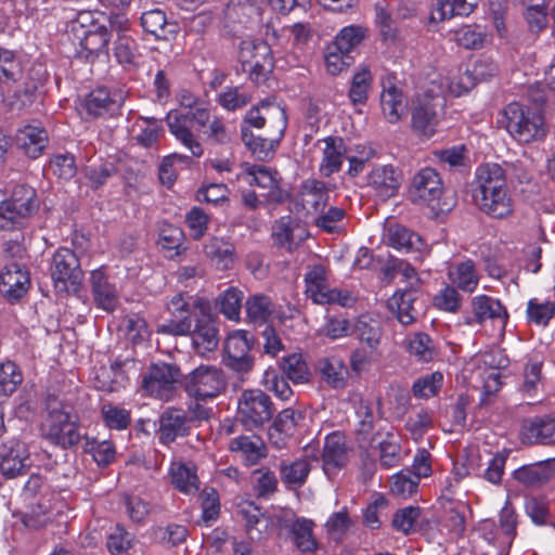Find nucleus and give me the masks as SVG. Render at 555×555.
I'll return each instance as SVG.
<instances>
[{"instance_id": "nucleus-44", "label": "nucleus", "mask_w": 555, "mask_h": 555, "mask_svg": "<svg viewBox=\"0 0 555 555\" xmlns=\"http://www.w3.org/2000/svg\"><path fill=\"white\" fill-rule=\"evenodd\" d=\"M230 450L241 453L247 465L257 464L266 456V446L255 436H240L231 440Z\"/></svg>"}, {"instance_id": "nucleus-1", "label": "nucleus", "mask_w": 555, "mask_h": 555, "mask_svg": "<svg viewBox=\"0 0 555 555\" xmlns=\"http://www.w3.org/2000/svg\"><path fill=\"white\" fill-rule=\"evenodd\" d=\"M472 196L476 207L494 219H507L516 208L505 170L495 163H486L476 168Z\"/></svg>"}, {"instance_id": "nucleus-16", "label": "nucleus", "mask_w": 555, "mask_h": 555, "mask_svg": "<svg viewBox=\"0 0 555 555\" xmlns=\"http://www.w3.org/2000/svg\"><path fill=\"white\" fill-rule=\"evenodd\" d=\"M179 376V370L175 365L156 363L151 365L143 376L142 388L149 396L168 401L172 396Z\"/></svg>"}, {"instance_id": "nucleus-47", "label": "nucleus", "mask_w": 555, "mask_h": 555, "mask_svg": "<svg viewBox=\"0 0 555 555\" xmlns=\"http://www.w3.org/2000/svg\"><path fill=\"white\" fill-rule=\"evenodd\" d=\"M499 519L502 534L500 537V552L498 555H508L511 545L516 535L517 526V515L509 501H506L501 508Z\"/></svg>"}, {"instance_id": "nucleus-57", "label": "nucleus", "mask_w": 555, "mask_h": 555, "mask_svg": "<svg viewBox=\"0 0 555 555\" xmlns=\"http://www.w3.org/2000/svg\"><path fill=\"white\" fill-rule=\"evenodd\" d=\"M420 479L410 469H403L391 478L390 490L393 495L408 499L417 491Z\"/></svg>"}, {"instance_id": "nucleus-26", "label": "nucleus", "mask_w": 555, "mask_h": 555, "mask_svg": "<svg viewBox=\"0 0 555 555\" xmlns=\"http://www.w3.org/2000/svg\"><path fill=\"white\" fill-rule=\"evenodd\" d=\"M29 284V273L20 263L11 262L0 271V293L9 300L24 296Z\"/></svg>"}, {"instance_id": "nucleus-2", "label": "nucleus", "mask_w": 555, "mask_h": 555, "mask_svg": "<svg viewBox=\"0 0 555 555\" xmlns=\"http://www.w3.org/2000/svg\"><path fill=\"white\" fill-rule=\"evenodd\" d=\"M529 100L533 106L512 102L503 109V122L508 134L519 143H531L544 139L546 125L542 107L546 101L541 83L529 89Z\"/></svg>"}, {"instance_id": "nucleus-49", "label": "nucleus", "mask_w": 555, "mask_h": 555, "mask_svg": "<svg viewBox=\"0 0 555 555\" xmlns=\"http://www.w3.org/2000/svg\"><path fill=\"white\" fill-rule=\"evenodd\" d=\"M75 39L78 40L82 51L87 52L86 57H89V55H99V53L106 51L107 44L111 40V34L106 25H102L96 26L95 29Z\"/></svg>"}, {"instance_id": "nucleus-5", "label": "nucleus", "mask_w": 555, "mask_h": 555, "mask_svg": "<svg viewBox=\"0 0 555 555\" xmlns=\"http://www.w3.org/2000/svg\"><path fill=\"white\" fill-rule=\"evenodd\" d=\"M43 431L49 441L63 448L78 443V416L73 406L56 400L50 401Z\"/></svg>"}, {"instance_id": "nucleus-17", "label": "nucleus", "mask_w": 555, "mask_h": 555, "mask_svg": "<svg viewBox=\"0 0 555 555\" xmlns=\"http://www.w3.org/2000/svg\"><path fill=\"white\" fill-rule=\"evenodd\" d=\"M442 194V183L438 172L433 168L421 169L413 178L409 196L420 205L430 206L435 209Z\"/></svg>"}, {"instance_id": "nucleus-21", "label": "nucleus", "mask_w": 555, "mask_h": 555, "mask_svg": "<svg viewBox=\"0 0 555 555\" xmlns=\"http://www.w3.org/2000/svg\"><path fill=\"white\" fill-rule=\"evenodd\" d=\"M267 119L272 121L280 138H283L287 127V115L285 107L275 102L261 101L258 105L249 108L244 116L243 127L261 129Z\"/></svg>"}, {"instance_id": "nucleus-9", "label": "nucleus", "mask_w": 555, "mask_h": 555, "mask_svg": "<svg viewBox=\"0 0 555 555\" xmlns=\"http://www.w3.org/2000/svg\"><path fill=\"white\" fill-rule=\"evenodd\" d=\"M38 209L35 189L26 185L13 188L9 197L0 202V229L21 224Z\"/></svg>"}, {"instance_id": "nucleus-42", "label": "nucleus", "mask_w": 555, "mask_h": 555, "mask_svg": "<svg viewBox=\"0 0 555 555\" xmlns=\"http://www.w3.org/2000/svg\"><path fill=\"white\" fill-rule=\"evenodd\" d=\"M169 476L173 487L184 494H195L199 489L194 466L182 462H172L169 468Z\"/></svg>"}, {"instance_id": "nucleus-10", "label": "nucleus", "mask_w": 555, "mask_h": 555, "mask_svg": "<svg viewBox=\"0 0 555 555\" xmlns=\"http://www.w3.org/2000/svg\"><path fill=\"white\" fill-rule=\"evenodd\" d=\"M167 125L170 132L179 140L193 156L199 157L204 150L199 142L192 134V129L198 125L205 126L209 120V114L206 109H196V112L188 111L182 113L179 111H170L167 114Z\"/></svg>"}, {"instance_id": "nucleus-60", "label": "nucleus", "mask_w": 555, "mask_h": 555, "mask_svg": "<svg viewBox=\"0 0 555 555\" xmlns=\"http://www.w3.org/2000/svg\"><path fill=\"white\" fill-rule=\"evenodd\" d=\"M261 383L266 389L272 391L282 401H288L293 397V390L288 383L274 369L264 371Z\"/></svg>"}, {"instance_id": "nucleus-30", "label": "nucleus", "mask_w": 555, "mask_h": 555, "mask_svg": "<svg viewBox=\"0 0 555 555\" xmlns=\"http://www.w3.org/2000/svg\"><path fill=\"white\" fill-rule=\"evenodd\" d=\"M90 284L96 306L107 312L115 310L118 305V292L102 268L91 271Z\"/></svg>"}, {"instance_id": "nucleus-64", "label": "nucleus", "mask_w": 555, "mask_h": 555, "mask_svg": "<svg viewBox=\"0 0 555 555\" xmlns=\"http://www.w3.org/2000/svg\"><path fill=\"white\" fill-rule=\"evenodd\" d=\"M243 294L236 288L227 289L219 298L220 312L229 320H238Z\"/></svg>"}, {"instance_id": "nucleus-32", "label": "nucleus", "mask_w": 555, "mask_h": 555, "mask_svg": "<svg viewBox=\"0 0 555 555\" xmlns=\"http://www.w3.org/2000/svg\"><path fill=\"white\" fill-rule=\"evenodd\" d=\"M272 236L278 246L291 251L306 238L307 233L297 220L284 216L273 224Z\"/></svg>"}, {"instance_id": "nucleus-8", "label": "nucleus", "mask_w": 555, "mask_h": 555, "mask_svg": "<svg viewBox=\"0 0 555 555\" xmlns=\"http://www.w3.org/2000/svg\"><path fill=\"white\" fill-rule=\"evenodd\" d=\"M22 495L28 503V511L23 518L25 526L39 528L46 525L51 512L52 493L44 479L38 474H33L26 481Z\"/></svg>"}, {"instance_id": "nucleus-4", "label": "nucleus", "mask_w": 555, "mask_h": 555, "mask_svg": "<svg viewBox=\"0 0 555 555\" xmlns=\"http://www.w3.org/2000/svg\"><path fill=\"white\" fill-rule=\"evenodd\" d=\"M209 309V302L202 297L177 294L167 304L170 318L158 324L156 332L172 336H186L192 332L196 315Z\"/></svg>"}, {"instance_id": "nucleus-31", "label": "nucleus", "mask_w": 555, "mask_h": 555, "mask_svg": "<svg viewBox=\"0 0 555 555\" xmlns=\"http://www.w3.org/2000/svg\"><path fill=\"white\" fill-rule=\"evenodd\" d=\"M323 470L330 477L335 475L348 461L345 437L339 433L330 434L323 449Z\"/></svg>"}, {"instance_id": "nucleus-23", "label": "nucleus", "mask_w": 555, "mask_h": 555, "mask_svg": "<svg viewBox=\"0 0 555 555\" xmlns=\"http://www.w3.org/2000/svg\"><path fill=\"white\" fill-rule=\"evenodd\" d=\"M13 140L15 146L26 156L38 158L49 144V134L40 122L34 121L21 126Z\"/></svg>"}, {"instance_id": "nucleus-56", "label": "nucleus", "mask_w": 555, "mask_h": 555, "mask_svg": "<svg viewBox=\"0 0 555 555\" xmlns=\"http://www.w3.org/2000/svg\"><path fill=\"white\" fill-rule=\"evenodd\" d=\"M182 241L183 232L180 228L167 222L160 224L157 243L163 250L168 251V257L172 258L180 254Z\"/></svg>"}, {"instance_id": "nucleus-22", "label": "nucleus", "mask_w": 555, "mask_h": 555, "mask_svg": "<svg viewBox=\"0 0 555 555\" xmlns=\"http://www.w3.org/2000/svg\"><path fill=\"white\" fill-rule=\"evenodd\" d=\"M238 62L243 69H266L267 67L283 69L282 65L273 63L271 49L264 41L250 38L241 41Z\"/></svg>"}, {"instance_id": "nucleus-48", "label": "nucleus", "mask_w": 555, "mask_h": 555, "mask_svg": "<svg viewBox=\"0 0 555 555\" xmlns=\"http://www.w3.org/2000/svg\"><path fill=\"white\" fill-rule=\"evenodd\" d=\"M248 322L255 325H262L269 321L274 312L272 300L262 294L249 297L245 304Z\"/></svg>"}, {"instance_id": "nucleus-36", "label": "nucleus", "mask_w": 555, "mask_h": 555, "mask_svg": "<svg viewBox=\"0 0 555 555\" xmlns=\"http://www.w3.org/2000/svg\"><path fill=\"white\" fill-rule=\"evenodd\" d=\"M204 253L218 270L232 269L236 259L234 245L218 237L204 246Z\"/></svg>"}, {"instance_id": "nucleus-50", "label": "nucleus", "mask_w": 555, "mask_h": 555, "mask_svg": "<svg viewBox=\"0 0 555 555\" xmlns=\"http://www.w3.org/2000/svg\"><path fill=\"white\" fill-rule=\"evenodd\" d=\"M473 312L478 322L486 320H504L506 311L501 302L487 295H479L473 298Z\"/></svg>"}, {"instance_id": "nucleus-40", "label": "nucleus", "mask_w": 555, "mask_h": 555, "mask_svg": "<svg viewBox=\"0 0 555 555\" xmlns=\"http://www.w3.org/2000/svg\"><path fill=\"white\" fill-rule=\"evenodd\" d=\"M140 21L143 29L156 39L168 40L169 36L176 34L177 26L167 21L165 12L160 9L143 12Z\"/></svg>"}, {"instance_id": "nucleus-25", "label": "nucleus", "mask_w": 555, "mask_h": 555, "mask_svg": "<svg viewBox=\"0 0 555 555\" xmlns=\"http://www.w3.org/2000/svg\"><path fill=\"white\" fill-rule=\"evenodd\" d=\"M192 346L201 356L214 351L219 343L218 330L210 317V309L196 315V321L192 327Z\"/></svg>"}, {"instance_id": "nucleus-39", "label": "nucleus", "mask_w": 555, "mask_h": 555, "mask_svg": "<svg viewBox=\"0 0 555 555\" xmlns=\"http://www.w3.org/2000/svg\"><path fill=\"white\" fill-rule=\"evenodd\" d=\"M480 0H436L430 12L431 22H442L455 15H469Z\"/></svg>"}, {"instance_id": "nucleus-51", "label": "nucleus", "mask_w": 555, "mask_h": 555, "mask_svg": "<svg viewBox=\"0 0 555 555\" xmlns=\"http://www.w3.org/2000/svg\"><path fill=\"white\" fill-rule=\"evenodd\" d=\"M302 203L311 206L315 212L324 209L328 202V193L325 184L315 179H308L301 186Z\"/></svg>"}, {"instance_id": "nucleus-63", "label": "nucleus", "mask_w": 555, "mask_h": 555, "mask_svg": "<svg viewBox=\"0 0 555 555\" xmlns=\"http://www.w3.org/2000/svg\"><path fill=\"white\" fill-rule=\"evenodd\" d=\"M364 35V29L360 26L344 27L333 42L334 49L350 53L363 40Z\"/></svg>"}, {"instance_id": "nucleus-3", "label": "nucleus", "mask_w": 555, "mask_h": 555, "mask_svg": "<svg viewBox=\"0 0 555 555\" xmlns=\"http://www.w3.org/2000/svg\"><path fill=\"white\" fill-rule=\"evenodd\" d=\"M439 78L438 72H430L427 78L429 86H424L423 91L412 101L411 126L424 138L436 133L439 113L444 106L443 88L438 85Z\"/></svg>"}, {"instance_id": "nucleus-46", "label": "nucleus", "mask_w": 555, "mask_h": 555, "mask_svg": "<svg viewBox=\"0 0 555 555\" xmlns=\"http://www.w3.org/2000/svg\"><path fill=\"white\" fill-rule=\"evenodd\" d=\"M185 433V416L178 410L166 411L160 417L159 440L168 444Z\"/></svg>"}, {"instance_id": "nucleus-18", "label": "nucleus", "mask_w": 555, "mask_h": 555, "mask_svg": "<svg viewBox=\"0 0 555 555\" xmlns=\"http://www.w3.org/2000/svg\"><path fill=\"white\" fill-rule=\"evenodd\" d=\"M380 107L384 118L390 124L399 122L406 114V98L395 73H387L382 78Z\"/></svg>"}, {"instance_id": "nucleus-34", "label": "nucleus", "mask_w": 555, "mask_h": 555, "mask_svg": "<svg viewBox=\"0 0 555 555\" xmlns=\"http://www.w3.org/2000/svg\"><path fill=\"white\" fill-rule=\"evenodd\" d=\"M555 475V460H547L517 468L513 476L526 487H539Z\"/></svg>"}, {"instance_id": "nucleus-13", "label": "nucleus", "mask_w": 555, "mask_h": 555, "mask_svg": "<svg viewBox=\"0 0 555 555\" xmlns=\"http://www.w3.org/2000/svg\"><path fill=\"white\" fill-rule=\"evenodd\" d=\"M240 177L249 185L259 188L260 195L268 202L282 203L288 197L287 191L281 185L279 172L269 167L246 165Z\"/></svg>"}, {"instance_id": "nucleus-6", "label": "nucleus", "mask_w": 555, "mask_h": 555, "mask_svg": "<svg viewBox=\"0 0 555 555\" xmlns=\"http://www.w3.org/2000/svg\"><path fill=\"white\" fill-rule=\"evenodd\" d=\"M306 295L318 305L349 307L354 301L351 293L328 285V273L324 266L314 264L305 274Z\"/></svg>"}, {"instance_id": "nucleus-29", "label": "nucleus", "mask_w": 555, "mask_h": 555, "mask_svg": "<svg viewBox=\"0 0 555 555\" xmlns=\"http://www.w3.org/2000/svg\"><path fill=\"white\" fill-rule=\"evenodd\" d=\"M317 461L314 447L305 449V456L294 461H283L280 466L281 479L288 487H300L305 483L312 462Z\"/></svg>"}, {"instance_id": "nucleus-35", "label": "nucleus", "mask_w": 555, "mask_h": 555, "mask_svg": "<svg viewBox=\"0 0 555 555\" xmlns=\"http://www.w3.org/2000/svg\"><path fill=\"white\" fill-rule=\"evenodd\" d=\"M404 348L417 362L428 363L438 356L437 347L430 336L423 332L410 334L404 339Z\"/></svg>"}, {"instance_id": "nucleus-62", "label": "nucleus", "mask_w": 555, "mask_h": 555, "mask_svg": "<svg viewBox=\"0 0 555 555\" xmlns=\"http://www.w3.org/2000/svg\"><path fill=\"white\" fill-rule=\"evenodd\" d=\"M372 85L370 72H356L349 89V99L353 105L364 104Z\"/></svg>"}, {"instance_id": "nucleus-55", "label": "nucleus", "mask_w": 555, "mask_h": 555, "mask_svg": "<svg viewBox=\"0 0 555 555\" xmlns=\"http://www.w3.org/2000/svg\"><path fill=\"white\" fill-rule=\"evenodd\" d=\"M242 139L248 149L259 158H266L271 155L280 144L282 138L276 132L275 138L263 139L260 137H254V134L246 127H242Z\"/></svg>"}, {"instance_id": "nucleus-19", "label": "nucleus", "mask_w": 555, "mask_h": 555, "mask_svg": "<svg viewBox=\"0 0 555 555\" xmlns=\"http://www.w3.org/2000/svg\"><path fill=\"white\" fill-rule=\"evenodd\" d=\"M386 244L400 253L412 254L414 261L422 262L428 254L427 245L415 232L401 224H389L385 229Z\"/></svg>"}, {"instance_id": "nucleus-11", "label": "nucleus", "mask_w": 555, "mask_h": 555, "mask_svg": "<svg viewBox=\"0 0 555 555\" xmlns=\"http://www.w3.org/2000/svg\"><path fill=\"white\" fill-rule=\"evenodd\" d=\"M276 522V530L280 535L288 533L297 548L302 553H312L318 547L313 535V521L297 517L292 509L280 508L273 518Z\"/></svg>"}, {"instance_id": "nucleus-43", "label": "nucleus", "mask_w": 555, "mask_h": 555, "mask_svg": "<svg viewBox=\"0 0 555 555\" xmlns=\"http://www.w3.org/2000/svg\"><path fill=\"white\" fill-rule=\"evenodd\" d=\"M415 295L411 289L398 291L388 300L389 310L403 325L412 324L416 320L417 312L413 307Z\"/></svg>"}, {"instance_id": "nucleus-53", "label": "nucleus", "mask_w": 555, "mask_h": 555, "mask_svg": "<svg viewBox=\"0 0 555 555\" xmlns=\"http://www.w3.org/2000/svg\"><path fill=\"white\" fill-rule=\"evenodd\" d=\"M281 370L294 384H306L310 379V371L300 353H292L281 361Z\"/></svg>"}, {"instance_id": "nucleus-14", "label": "nucleus", "mask_w": 555, "mask_h": 555, "mask_svg": "<svg viewBox=\"0 0 555 555\" xmlns=\"http://www.w3.org/2000/svg\"><path fill=\"white\" fill-rule=\"evenodd\" d=\"M126 96L127 91L122 88L99 87L81 102V114H85L87 118H96L114 113L121 107Z\"/></svg>"}, {"instance_id": "nucleus-54", "label": "nucleus", "mask_w": 555, "mask_h": 555, "mask_svg": "<svg viewBox=\"0 0 555 555\" xmlns=\"http://www.w3.org/2000/svg\"><path fill=\"white\" fill-rule=\"evenodd\" d=\"M105 14L98 11H80L69 23V34L74 38L81 37L83 34L93 30L96 26L105 25Z\"/></svg>"}, {"instance_id": "nucleus-38", "label": "nucleus", "mask_w": 555, "mask_h": 555, "mask_svg": "<svg viewBox=\"0 0 555 555\" xmlns=\"http://www.w3.org/2000/svg\"><path fill=\"white\" fill-rule=\"evenodd\" d=\"M323 158L320 165V171L328 177L341 168L346 146L343 139L337 137H327L323 140Z\"/></svg>"}, {"instance_id": "nucleus-7", "label": "nucleus", "mask_w": 555, "mask_h": 555, "mask_svg": "<svg viewBox=\"0 0 555 555\" xmlns=\"http://www.w3.org/2000/svg\"><path fill=\"white\" fill-rule=\"evenodd\" d=\"M50 276L57 293L77 292L81 285L83 272L76 254L66 247L54 251L50 261Z\"/></svg>"}, {"instance_id": "nucleus-24", "label": "nucleus", "mask_w": 555, "mask_h": 555, "mask_svg": "<svg viewBox=\"0 0 555 555\" xmlns=\"http://www.w3.org/2000/svg\"><path fill=\"white\" fill-rule=\"evenodd\" d=\"M29 452L24 442L10 440L0 447V472L7 478L21 475L29 465Z\"/></svg>"}, {"instance_id": "nucleus-37", "label": "nucleus", "mask_w": 555, "mask_h": 555, "mask_svg": "<svg viewBox=\"0 0 555 555\" xmlns=\"http://www.w3.org/2000/svg\"><path fill=\"white\" fill-rule=\"evenodd\" d=\"M448 278L452 286H456L466 293L475 292L479 284V274L474 261L470 259H466L450 267Z\"/></svg>"}, {"instance_id": "nucleus-61", "label": "nucleus", "mask_w": 555, "mask_h": 555, "mask_svg": "<svg viewBox=\"0 0 555 555\" xmlns=\"http://www.w3.org/2000/svg\"><path fill=\"white\" fill-rule=\"evenodd\" d=\"M555 314L553 302L541 301L537 298L530 299L527 305L528 321L537 325H546Z\"/></svg>"}, {"instance_id": "nucleus-15", "label": "nucleus", "mask_w": 555, "mask_h": 555, "mask_svg": "<svg viewBox=\"0 0 555 555\" xmlns=\"http://www.w3.org/2000/svg\"><path fill=\"white\" fill-rule=\"evenodd\" d=\"M224 387L225 378L220 369L199 365L190 373L185 389L192 397L206 399L218 396Z\"/></svg>"}, {"instance_id": "nucleus-20", "label": "nucleus", "mask_w": 555, "mask_h": 555, "mask_svg": "<svg viewBox=\"0 0 555 555\" xmlns=\"http://www.w3.org/2000/svg\"><path fill=\"white\" fill-rule=\"evenodd\" d=\"M251 344L253 336L248 332L238 330L230 333L224 344L225 365L238 373L249 371L253 366L248 354Z\"/></svg>"}, {"instance_id": "nucleus-59", "label": "nucleus", "mask_w": 555, "mask_h": 555, "mask_svg": "<svg viewBox=\"0 0 555 555\" xmlns=\"http://www.w3.org/2000/svg\"><path fill=\"white\" fill-rule=\"evenodd\" d=\"M443 384V375L440 372H433L417 378L412 387L413 395L417 398L428 399L438 393Z\"/></svg>"}, {"instance_id": "nucleus-41", "label": "nucleus", "mask_w": 555, "mask_h": 555, "mask_svg": "<svg viewBox=\"0 0 555 555\" xmlns=\"http://www.w3.org/2000/svg\"><path fill=\"white\" fill-rule=\"evenodd\" d=\"M476 72H447V76L442 77L441 73L438 85L443 88V93L448 92L453 96H461L469 92L477 83L479 78Z\"/></svg>"}, {"instance_id": "nucleus-52", "label": "nucleus", "mask_w": 555, "mask_h": 555, "mask_svg": "<svg viewBox=\"0 0 555 555\" xmlns=\"http://www.w3.org/2000/svg\"><path fill=\"white\" fill-rule=\"evenodd\" d=\"M354 409L357 416V434L361 441L370 443L372 441L371 435L375 423L373 404L366 400L359 399Z\"/></svg>"}, {"instance_id": "nucleus-58", "label": "nucleus", "mask_w": 555, "mask_h": 555, "mask_svg": "<svg viewBox=\"0 0 555 555\" xmlns=\"http://www.w3.org/2000/svg\"><path fill=\"white\" fill-rule=\"evenodd\" d=\"M542 360L530 359L524 370L520 390L527 397H534L541 384Z\"/></svg>"}, {"instance_id": "nucleus-28", "label": "nucleus", "mask_w": 555, "mask_h": 555, "mask_svg": "<svg viewBox=\"0 0 555 555\" xmlns=\"http://www.w3.org/2000/svg\"><path fill=\"white\" fill-rule=\"evenodd\" d=\"M278 511L275 509L270 515H264L259 507L250 502L244 503L240 507V514L246 522V532L250 540L261 541L268 537L270 528H276V522L273 518Z\"/></svg>"}, {"instance_id": "nucleus-45", "label": "nucleus", "mask_w": 555, "mask_h": 555, "mask_svg": "<svg viewBox=\"0 0 555 555\" xmlns=\"http://www.w3.org/2000/svg\"><path fill=\"white\" fill-rule=\"evenodd\" d=\"M319 371L322 379L331 387L335 389L345 387L348 369L339 357L331 356L320 360Z\"/></svg>"}, {"instance_id": "nucleus-33", "label": "nucleus", "mask_w": 555, "mask_h": 555, "mask_svg": "<svg viewBox=\"0 0 555 555\" xmlns=\"http://www.w3.org/2000/svg\"><path fill=\"white\" fill-rule=\"evenodd\" d=\"M524 442L550 444L555 442V421L547 417H535L525 422L521 427Z\"/></svg>"}, {"instance_id": "nucleus-27", "label": "nucleus", "mask_w": 555, "mask_h": 555, "mask_svg": "<svg viewBox=\"0 0 555 555\" xmlns=\"http://www.w3.org/2000/svg\"><path fill=\"white\" fill-rule=\"evenodd\" d=\"M401 181V172L391 165L375 166L367 176V186L382 199L395 196Z\"/></svg>"}, {"instance_id": "nucleus-12", "label": "nucleus", "mask_w": 555, "mask_h": 555, "mask_svg": "<svg viewBox=\"0 0 555 555\" xmlns=\"http://www.w3.org/2000/svg\"><path fill=\"white\" fill-rule=\"evenodd\" d=\"M238 415L248 429H254L270 421L273 414L272 403L259 389L245 390L238 400Z\"/></svg>"}]
</instances>
